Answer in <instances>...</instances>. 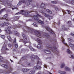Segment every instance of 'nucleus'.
<instances>
[{
  "label": "nucleus",
  "mask_w": 74,
  "mask_h": 74,
  "mask_svg": "<svg viewBox=\"0 0 74 74\" xmlns=\"http://www.w3.org/2000/svg\"><path fill=\"white\" fill-rule=\"evenodd\" d=\"M36 13L37 14L34 15L33 18L36 21H37L38 23L43 25V24H44V22L38 20V17H40L43 20L44 19V17L41 15L38 14H37V12H36Z\"/></svg>",
  "instance_id": "f257e3e1"
},
{
  "label": "nucleus",
  "mask_w": 74,
  "mask_h": 74,
  "mask_svg": "<svg viewBox=\"0 0 74 74\" xmlns=\"http://www.w3.org/2000/svg\"><path fill=\"white\" fill-rule=\"evenodd\" d=\"M27 32H29L31 33H36L35 34L36 35H38L39 37H41V34L39 32L37 31H34V30L33 29L28 27H27Z\"/></svg>",
  "instance_id": "f03ea898"
},
{
  "label": "nucleus",
  "mask_w": 74,
  "mask_h": 74,
  "mask_svg": "<svg viewBox=\"0 0 74 74\" xmlns=\"http://www.w3.org/2000/svg\"><path fill=\"white\" fill-rule=\"evenodd\" d=\"M29 13L30 12L28 11L25 12L23 10H22L20 12L16 13V15H18V14H24L26 17H29Z\"/></svg>",
  "instance_id": "7ed1b4c3"
},
{
  "label": "nucleus",
  "mask_w": 74,
  "mask_h": 74,
  "mask_svg": "<svg viewBox=\"0 0 74 74\" xmlns=\"http://www.w3.org/2000/svg\"><path fill=\"white\" fill-rule=\"evenodd\" d=\"M1 66L2 67H4V68H5V69H9L10 70V71H12V67L8 66V65L5 64H2L1 65Z\"/></svg>",
  "instance_id": "20e7f679"
},
{
  "label": "nucleus",
  "mask_w": 74,
  "mask_h": 74,
  "mask_svg": "<svg viewBox=\"0 0 74 74\" xmlns=\"http://www.w3.org/2000/svg\"><path fill=\"white\" fill-rule=\"evenodd\" d=\"M47 47L49 48V49H51L53 52H55V51H56V47L55 46H53V48L49 46H48V45H47Z\"/></svg>",
  "instance_id": "39448f33"
},
{
  "label": "nucleus",
  "mask_w": 74,
  "mask_h": 74,
  "mask_svg": "<svg viewBox=\"0 0 74 74\" xmlns=\"http://www.w3.org/2000/svg\"><path fill=\"white\" fill-rule=\"evenodd\" d=\"M46 29L47 31H49L50 32V33H51V34H54L55 35V34L54 33V32H53L52 29H51L50 27L49 26H47L46 27Z\"/></svg>",
  "instance_id": "423d86ee"
},
{
  "label": "nucleus",
  "mask_w": 74,
  "mask_h": 74,
  "mask_svg": "<svg viewBox=\"0 0 74 74\" xmlns=\"http://www.w3.org/2000/svg\"><path fill=\"white\" fill-rule=\"evenodd\" d=\"M20 16H16V17H14L13 18V20H12V21H17L19 19V18Z\"/></svg>",
  "instance_id": "0eeeda50"
},
{
  "label": "nucleus",
  "mask_w": 74,
  "mask_h": 74,
  "mask_svg": "<svg viewBox=\"0 0 74 74\" xmlns=\"http://www.w3.org/2000/svg\"><path fill=\"white\" fill-rule=\"evenodd\" d=\"M7 5L8 6V7L10 8V7H12V5L10 4V1H8L7 2Z\"/></svg>",
  "instance_id": "6e6552de"
},
{
  "label": "nucleus",
  "mask_w": 74,
  "mask_h": 74,
  "mask_svg": "<svg viewBox=\"0 0 74 74\" xmlns=\"http://www.w3.org/2000/svg\"><path fill=\"white\" fill-rule=\"evenodd\" d=\"M34 69L35 70H38V69H41V67L40 66H37L34 67Z\"/></svg>",
  "instance_id": "1a4fd4ad"
},
{
  "label": "nucleus",
  "mask_w": 74,
  "mask_h": 74,
  "mask_svg": "<svg viewBox=\"0 0 74 74\" xmlns=\"http://www.w3.org/2000/svg\"><path fill=\"white\" fill-rule=\"evenodd\" d=\"M7 47L5 45H4L2 47V49H1L2 51H5V50H7Z\"/></svg>",
  "instance_id": "9d476101"
},
{
  "label": "nucleus",
  "mask_w": 74,
  "mask_h": 74,
  "mask_svg": "<svg viewBox=\"0 0 74 74\" xmlns=\"http://www.w3.org/2000/svg\"><path fill=\"white\" fill-rule=\"evenodd\" d=\"M44 52L46 53H47V54H49L50 53H51V51L47 50H44Z\"/></svg>",
  "instance_id": "9b49d317"
},
{
  "label": "nucleus",
  "mask_w": 74,
  "mask_h": 74,
  "mask_svg": "<svg viewBox=\"0 0 74 74\" xmlns=\"http://www.w3.org/2000/svg\"><path fill=\"white\" fill-rule=\"evenodd\" d=\"M2 19H5L6 21L8 20V18H7V14L5 15L3 17H2Z\"/></svg>",
  "instance_id": "f8f14e48"
},
{
  "label": "nucleus",
  "mask_w": 74,
  "mask_h": 74,
  "mask_svg": "<svg viewBox=\"0 0 74 74\" xmlns=\"http://www.w3.org/2000/svg\"><path fill=\"white\" fill-rule=\"evenodd\" d=\"M22 71L23 72H27V71H29V69L24 68L22 69Z\"/></svg>",
  "instance_id": "ddd939ff"
},
{
  "label": "nucleus",
  "mask_w": 74,
  "mask_h": 74,
  "mask_svg": "<svg viewBox=\"0 0 74 74\" xmlns=\"http://www.w3.org/2000/svg\"><path fill=\"white\" fill-rule=\"evenodd\" d=\"M36 41L38 43H39L40 44H41L42 43L41 40H40V39L39 38H37Z\"/></svg>",
  "instance_id": "4468645a"
},
{
  "label": "nucleus",
  "mask_w": 74,
  "mask_h": 74,
  "mask_svg": "<svg viewBox=\"0 0 74 74\" xmlns=\"http://www.w3.org/2000/svg\"><path fill=\"white\" fill-rule=\"evenodd\" d=\"M35 56H31V61L32 62H33L34 59H35Z\"/></svg>",
  "instance_id": "2eb2a0df"
},
{
  "label": "nucleus",
  "mask_w": 74,
  "mask_h": 74,
  "mask_svg": "<svg viewBox=\"0 0 74 74\" xmlns=\"http://www.w3.org/2000/svg\"><path fill=\"white\" fill-rule=\"evenodd\" d=\"M69 3H70L71 4H74V1L73 0H70L68 2Z\"/></svg>",
  "instance_id": "dca6fc26"
},
{
  "label": "nucleus",
  "mask_w": 74,
  "mask_h": 74,
  "mask_svg": "<svg viewBox=\"0 0 74 74\" xmlns=\"http://www.w3.org/2000/svg\"><path fill=\"white\" fill-rule=\"evenodd\" d=\"M23 38L25 40H27V37H26V35H25V34H23Z\"/></svg>",
  "instance_id": "f3484780"
},
{
  "label": "nucleus",
  "mask_w": 74,
  "mask_h": 74,
  "mask_svg": "<svg viewBox=\"0 0 74 74\" xmlns=\"http://www.w3.org/2000/svg\"><path fill=\"white\" fill-rule=\"evenodd\" d=\"M62 42L64 44H65V45H66L67 47H68V45H67V44L66 43H65V41H64V38H62Z\"/></svg>",
  "instance_id": "a211bd4d"
},
{
  "label": "nucleus",
  "mask_w": 74,
  "mask_h": 74,
  "mask_svg": "<svg viewBox=\"0 0 74 74\" xmlns=\"http://www.w3.org/2000/svg\"><path fill=\"white\" fill-rule=\"evenodd\" d=\"M65 70L66 71H70L71 70V69L69 68V67L66 66L65 68Z\"/></svg>",
  "instance_id": "6ab92c4d"
},
{
  "label": "nucleus",
  "mask_w": 74,
  "mask_h": 74,
  "mask_svg": "<svg viewBox=\"0 0 74 74\" xmlns=\"http://www.w3.org/2000/svg\"><path fill=\"white\" fill-rule=\"evenodd\" d=\"M66 52L68 54H70L71 53H72V52L71 51L70 49H68L66 51Z\"/></svg>",
  "instance_id": "aec40b11"
},
{
  "label": "nucleus",
  "mask_w": 74,
  "mask_h": 74,
  "mask_svg": "<svg viewBox=\"0 0 74 74\" xmlns=\"http://www.w3.org/2000/svg\"><path fill=\"white\" fill-rule=\"evenodd\" d=\"M29 48H30V49L31 50V51H36V49H35L33 48L31 46H30L29 47Z\"/></svg>",
  "instance_id": "412c9836"
},
{
  "label": "nucleus",
  "mask_w": 74,
  "mask_h": 74,
  "mask_svg": "<svg viewBox=\"0 0 74 74\" xmlns=\"http://www.w3.org/2000/svg\"><path fill=\"white\" fill-rule=\"evenodd\" d=\"M34 73H35V71L34 70H32L30 71L29 74H34Z\"/></svg>",
  "instance_id": "4be33fe9"
},
{
  "label": "nucleus",
  "mask_w": 74,
  "mask_h": 74,
  "mask_svg": "<svg viewBox=\"0 0 74 74\" xmlns=\"http://www.w3.org/2000/svg\"><path fill=\"white\" fill-rule=\"evenodd\" d=\"M45 5V4L43 3H42L40 5V7L41 8H44V6Z\"/></svg>",
  "instance_id": "5701e85b"
},
{
  "label": "nucleus",
  "mask_w": 74,
  "mask_h": 74,
  "mask_svg": "<svg viewBox=\"0 0 74 74\" xmlns=\"http://www.w3.org/2000/svg\"><path fill=\"white\" fill-rule=\"evenodd\" d=\"M3 25L4 26H8L9 25V23L8 22H5L3 23Z\"/></svg>",
  "instance_id": "b1692460"
},
{
  "label": "nucleus",
  "mask_w": 74,
  "mask_h": 74,
  "mask_svg": "<svg viewBox=\"0 0 74 74\" xmlns=\"http://www.w3.org/2000/svg\"><path fill=\"white\" fill-rule=\"evenodd\" d=\"M64 66H65V64L64 63H62L61 65V69H63Z\"/></svg>",
  "instance_id": "393cba45"
},
{
  "label": "nucleus",
  "mask_w": 74,
  "mask_h": 74,
  "mask_svg": "<svg viewBox=\"0 0 74 74\" xmlns=\"http://www.w3.org/2000/svg\"><path fill=\"white\" fill-rule=\"evenodd\" d=\"M11 31L9 30H7L6 31V33H8V34H11Z\"/></svg>",
  "instance_id": "a878e982"
},
{
  "label": "nucleus",
  "mask_w": 74,
  "mask_h": 74,
  "mask_svg": "<svg viewBox=\"0 0 74 74\" xmlns=\"http://www.w3.org/2000/svg\"><path fill=\"white\" fill-rule=\"evenodd\" d=\"M45 35L47 38H50V37H49V34L47 33H45Z\"/></svg>",
  "instance_id": "bb28decb"
},
{
  "label": "nucleus",
  "mask_w": 74,
  "mask_h": 74,
  "mask_svg": "<svg viewBox=\"0 0 74 74\" xmlns=\"http://www.w3.org/2000/svg\"><path fill=\"white\" fill-rule=\"evenodd\" d=\"M7 38L8 40H9V41H11V37H10V36H8Z\"/></svg>",
  "instance_id": "cd10ccee"
},
{
  "label": "nucleus",
  "mask_w": 74,
  "mask_h": 74,
  "mask_svg": "<svg viewBox=\"0 0 74 74\" xmlns=\"http://www.w3.org/2000/svg\"><path fill=\"white\" fill-rule=\"evenodd\" d=\"M33 25L36 27H38V26L37 25V23H33Z\"/></svg>",
  "instance_id": "c85d7f7f"
},
{
  "label": "nucleus",
  "mask_w": 74,
  "mask_h": 74,
  "mask_svg": "<svg viewBox=\"0 0 74 74\" xmlns=\"http://www.w3.org/2000/svg\"><path fill=\"white\" fill-rule=\"evenodd\" d=\"M48 12H49V14H52V11H51L50 10L47 9L46 10Z\"/></svg>",
  "instance_id": "c756f323"
},
{
  "label": "nucleus",
  "mask_w": 74,
  "mask_h": 74,
  "mask_svg": "<svg viewBox=\"0 0 74 74\" xmlns=\"http://www.w3.org/2000/svg\"><path fill=\"white\" fill-rule=\"evenodd\" d=\"M25 3L26 5H27V6H28V5H30V3L28 1L27 2H25Z\"/></svg>",
  "instance_id": "7c9ffc66"
},
{
  "label": "nucleus",
  "mask_w": 74,
  "mask_h": 74,
  "mask_svg": "<svg viewBox=\"0 0 74 74\" xmlns=\"http://www.w3.org/2000/svg\"><path fill=\"white\" fill-rule=\"evenodd\" d=\"M5 10V8H4L1 10L0 11V14H1V12H3V11H4V10Z\"/></svg>",
  "instance_id": "2f4dec72"
},
{
  "label": "nucleus",
  "mask_w": 74,
  "mask_h": 74,
  "mask_svg": "<svg viewBox=\"0 0 74 74\" xmlns=\"http://www.w3.org/2000/svg\"><path fill=\"white\" fill-rule=\"evenodd\" d=\"M14 33L15 34V35H16V36H19V34L18 33V32H17V31H14Z\"/></svg>",
  "instance_id": "473e14b6"
},
{
  "label": "nucleus",
  "mask_w": 74,
  "mask_h": 74,
  "mask_svg": "<svg viewBox=\"0 0 74 74\" xmlns=\"http://www.w3.org/2000/svg\"><path fill=\"white\" fill-rule=\"evenodd\" d=\"M7 28L8 30H10V29H11L12 28V27L11 26H10L8 27Z\"/></svg>",
  "instance_id": "72a5a7b5"
},
{
  "label": "nucleus",
  "mask_w": 74,
  "mask_h": 74,
  "mask_svg": "<svg viewBox=\"0 0 74 74\" xmlns=\"http://www.w3.org/2000/svg\"><path fill=\"white\" fill-rule=\"evenodd\" d=\"M51 3H53V4H57V2L56 1H51Z\"/></svg>",
  "instance_id": "f704fd0d"
},
{
  "label": "nucleus",
  "mask_w": 74,
  "mask_h": 74,
  "mask_svg": "<svg viewBox=\"0 0 74 74\" xmlns=\"http://www.w3.org/2000/svg\"><path fill=\"white\" fill-rule=\"evenodd\" d=\"M48 18L50 20L52 19H53V17L52 16H49V17Z\"/></svg>",
  "instance_id": "c9c22d12"
},
{
  "label": "nucleus",
  "mask_w": 74,
  "mask_h": 74,
  "mask_svg": "<svg viewBox=\"0 0 74 74\" xmlns=\"http://www.w3.org/2000/svg\"><path fill=\"white\" fill-rule=\"evenodd\" d=\"M37 48L38 49H40L41 48V45L40 44H38L37 46Z\"/></svg>",
  "instance_id": "e433bc0d"
},
{
  "label": "nucleus",
  "mask_w": 74,
  "mask_h": 74,
  "mask_svg": "<svg viewBox=\"0 0 74 74\" xmlns=\"http://www.w3.org/2000/svg\"><path fill=\"white\" fill-rule=\"evenodd\" d=\"M68 40H69V42H72V39L69 38V39H68Z\"/></svg>",
  "instance_id": "4c0bfd02"
},
{
  "label": "nucleus",
  "mask_w": 74,
  "mask_h": 74,
  "mask_svg": "<svg viewBox=\"0 0 74 74\" xmlns=\"http://www.w3.org/2000/svg\"><path fill=\"white\" fill-rule=\"evenodd\" d=\"M67 24H68V25H69V24H70V25H71V21H68L67 22Z\"/></svg>",
  "instance_id": "58836bf2"
},
{
  "label": "nucleus",
  "mask_w": 74,
  "mask_h": 74,
  "mask_svg": "<svg viewBox=\"0 0 74 74\" xmlns=\"http://www.w3.org/2000/svg\"><path fill=\"white\" fill-rule=\"evenodd\" d=\"M16 38H14V40L13 41V43H16Z\"/></svg>",
  "instance_id": "ea45409f"
},
{
  "label": "nucleus",
  "mask_w": 74,
  "mask_h": 74,
  "mask_svg": "<svg viewBox=\"0 0 74 74\" xmlns=\"http://www.w3.org/2000/svg\"><path fill=\"white\" fill-rule=\"evenodd\" d=\"M45 17H47V18H49V15L48 14H45Z\"/></svg>",
  "instance_id": "a19ab883"
},
{
  "label": "nucleus",
  "mask_w": 74,
  "mask_h": 74,
  "mask_svg": "<svg viewBox=\"0 0 74 74\" xmlns=\"http://www.w3.org/2000/svg\"><path fill=\"white\" fill-rule=\"evenodd\" d=\"M1 38H3V39L5 38V37L4 35H1Z\"/></svg>",
  "instance_id": "79ce46f5"
},
{
  "label": "nucleus",
  "mask_w": 74,
  "mask_h": 74,
  "mask_svg": "<svg viewBox=\"0 0 74 74\" xmlns=\"http://www.w3.org/2000/svg\"><path fill=\"white\" fill-rule=\"evenodd\" d=\"M69 45L71 47H73V45H72L71 43H70L69 44Z\"/></svg>",
  "instance_id": "37998d69"
},
{
  "label": "nucleus",
  "mask_w": 74,
  "mask_h": 74,
  "mask_svg": "<svg viewBox=\"0 0 74 74\" xmlns=\"http://www.w3.org/2000/svg\"><path fill=\"white\" fill-rule=\"evenodd\" d=\"M32 21V19H29L28 20H26V21L28 22V21Z\"/></svg>",
  "instance_id": "c03bdc74"
},
{
  "label": "nucleus",
  "mask_w": 74,
  "mask_h": 74,
  "mask_svg": "<svg viewBox=\"0 0 74 74\" xmlns=\"http://www.w3.org/2000/svg\"><path fill=\"white\" fill-rule=\"evenodd\" d=\"M21 3H25V0H22L21 1Z\"/></svg>",
  "instance_id": "a18cd8bd"
},
{
  "label": "nucleus",
  "mask_w": 74,
  "mask_h": 74,
  "mask_svg": "<svg viewBox=\"0 0 74 74\" xmlns=\"http://www.w3.org/2000/svg\"><path fill=\"white\" fill-rule=\"evenodd\" d=\"M21 2L19 1L18 3L17 4V5H21Z\"/></svg>",
  "instance_id": "49530a36"
},
{
  "label": "nucleus",
  "mask_w": 74,
  "mask_h": 74,
  "mask_svg": "<svg viewBox=\"0 0 74 74\" xmlns=\"http://www.w3.org/2000/svg\"><path fill=\"white\" fill-rule=\"evenodd\" d=\"M4 25V23L3 24H1V27H3Z\"/></svg>",
  "instance_id": "de8ad7c7"
},
{
  "label": "nucleus",
  "mask_w": 74,
  "mask_h": 74,
  "mask_svg": "<svg viewBox=\"0 0 74 74\" xmlns=\"http://www.w3.org/2000/svg\"><path fill=\"white\" fill-rule=\"evenodd\" d=\"M14 9H17V10H18V8H12V10H14Z\"/></svg>",
  "instance_id": "09e8293b"
},
{
  "label": "nucleus",
  "mask_w": 74,
  "mask_h": 74,
  "mask_svg": "<svg viewBox=\"0 0 74 74\" xmlns=\"http://www.w3.org/2000/svg\"><path fill=\"white\" fill-rule=\"evenodd\" d=\"M8 46H9V47H11V46H12V45H11L10 44H8Z\"/></svg>",
  "instance_id": "8fccbe9b"
},
{
  "label": "nucleus",
  "mask_w": 74,
  "mask_h": 74,
  "mask_svg": "<svg viewBox=\"0 0 74 74\" xmlns=\"http://www.w3.org/2000/svg\"><path fill=\"white\" fill-rule=\"evenodd\" d=\"M44 67H45V68H46L47 69V65H45V64L44 65Z\"/></svg>",
  "instance_id": "3c124183"
},
{
  "label": "nucleus",
  "mask_w": 74,
  "mask_h": 74,
  "mask_svg": "<svg viewBox=\"0 0 74 74\" xmlns=\"http://www.w3.org/2000/svg\"><path fill=\"white\" fill-rule=\"evenodd\" d=\"M37 64H41V62H39V61H38V62L37 63Z\"/></svg>",
  "instance_id": "603ef678"
},
{
  "label": "nucleus",
  "mask_w": 74,
  "mask_h": 74,
  "mask_svg": "<svg viewBox=\"0 0 74 74\" xmlns=\"http://www.w3.org/2000/svg\"><path fill=\"white\" fill-rule=\"evenodd\" d=\"M55 9H56V11H58L59 10V9H58V8L57 7H56L55 8Z\"/></svg>",
  "instance_id": "864d4df0"
},
{
  "label": "nucleus",
  "mask_w": 74,
  "mask_h": 74,
  "mask_svg": "<svg viewBox=\"0 0 74 74\" xmlns=\"http://www.w3.org/2000/svg\"><path fill=\"white\" fill-rule=\"evenodd\" d=\"M67 11H68V14H70V11L69 10H67Z\"/></svg>",
  "instance_id": "5fc2aeb1"
},
{
  "label": "nucleus",
  "mask_w": 74,
  "mask_h": 74,
  "mask_svg": "<svg viewBox=\"0 0 74 74\" xmlns=\"http://www.w3.org/2000/svg\"><path fill=\"white\" fill-rule=\"evenodd\" d=\"M27 65L28 66H31V64L30 63H29L27 64Z\"/></svg>",
  "instance_id": "6e6d98bb"
},
{
  "label": "nucleus",
  "mask_w": 74,
  "mask_h": 74,
  "mask_svg": "<svg viewBox=\"0 0 74 74\" xmlns=\"http://www.w3.org/2000/svg\"><path fill=\"white\" fill-rule=\"evenodd\" d=\"M23 42L24 44H26V43L28 42H27V41H24Z\"/></svg>",
  "instance_id": "4d7b16f0"
},
{
  "label": "nucleus",
  "mask_w": 74,
  "mask_h": 74,
  "mask_svg": "<svg viewBox=\"0 0 74 74\" xmlns=\"http://www.w3.org/2000/svg\"><path fill=\"white\" fill-rule=\"evenodd\" d=\"M15 47H18V45L17 44H15Z\"/></svg>",
  "instance_id": "13d9d810"
},
{
  "label": "nucleus",
  "mask_w": 74,
  "mask_h": 74,
  "mask_svg": "<svg viewBox=\"0 0 74 74\" xmlns=\"http://www.w3.org/2000/svg\"><path fill=\"white\" fill-rule=\"evenodd\" d=\"M71 58H74V56H73V55L71 54Z\"/></svg>",
  "instance_id": "bf43d9fd"
},
{
  "label": "nucleus",
  "mask_w": 74,
  "mask_h": 74,
  "mask_svg": "<svg viewBox=\"0 0 74 74\" xmlns=\"http://www.w3.org/2000/svg\"><path fill=\"white\" fill-rule=\"evenodd\" d=\"M58 25H60V21H58Z\"/></svg>",
  "instance_id": "052dcab7"
},
{
  "label": "nucleus",
  "mask_w": 74,
  "mask_h": 74,
  "mask_svg": "<svg viewBox=\"0 0 74 74\" xmlns=\"http://www.w3.org/2000/svg\"><path fill=\"white\" fill-rule=\"evenodd\" d=\"M36 59H38V60H39V57H38L37 56H36Z\"/></svg>",
  "instance_id": "680f3d73"
},
{
  "label": "nucleus",
  "mask_w": 74,
  "mask_h": 74,
  "mask_svg": "<svg viewBox=\"0 0 74 74\" xmlns=\"http://www.w3.org/2000/svg\"><path fill=\"white\" fill-rule=\"evenodd\" d=\"M3 59V57H2L1 56H0V59Z\"/></svg>",
  "instance_id": "e2e57ef3"
},
{
  "label": "nucleus",
  "mask_w": 74,
  "mask_h": 74,
  "mask_svg": "<svg viewBox=\"0 0 74 74\" xmlns=\"http://www.w3.org/2000/svg\"><path fill=\"white\" fill-rule=\"evenodd\" d=\"M41 13H42V14H44V12H43V11H41Z\"/></svg>",
  "instance_id": "0e129e2a"
},
{
  "label": "nucleus",
  "mask_w": 74,
  "mask_h": 74,
  "mask_svg": "<svg viewBox=\"0 0 74 74\" xmlns=\"http://www.w3.org/2000/svg\"><path fill=\"white\" fill-rule=\"evenodd\" d=\"M63 13H64V14H67V13H66L65 11L63 12Z\"/></svg>",
  "instance_id": "69168bd1"
},
{
  "label": "nucleus",
  "mask_w": 74,
  "mask_h": 74,
  "mask_svg": "<svg viewBox=\"0 0 74 74\" xmlns=\"http://www.w3.org/2000/svg\"><path fill=\"white\" fill-rule=\"evenodd\" d=\"M28 1H30V2H32V0H28Z\"/></svg>",
  "instance_id": "338daca9"
},
{
  "label": "nucleus",
  "mask_w": 74,
  "mask_h": 74,
  "mask_svg": "<svg viewBox=\"0 0 74 74\" xmlns=\"http://www.w3.org/2000/svg\"><path fill=\"white\" fill-rule=\"evenodd\" d=\"M50 58L49 57L47 58H46V59H50Z\"/></svg>",
  "instance_id": "774afa93"
}]
</instances>
